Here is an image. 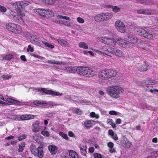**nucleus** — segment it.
<instances>
[{"label": "nucleus", "mask_w": 158, "mask_h": 158, "mask_svg": "<svg viewBox=\"0 0 158 158\" xmlns=\"http://www.w3.org/2000/svg\"><path fill=\"white\" fill-rule=\"evenodd\" d=\"M107 93L112 98L117 99L119 97V95L123 92L124 90L120 86L117 85H112L106 88Z\"/></svg>", "instance_id": "nucleus-1"}, {"label": "nucleus", "mask_w": 158, "mask_h": 158, "mask_svg": "<svg viewBox=\"0 0 158 158\" xmlns=\"http://www.w3.org/2000/svg\"><path fill=\"white\" fill-rule=\"evenodd\" d=\"M16 11L18 13L10 11V17L12 18L16 22L21 24H23L24 21L22 17L25 16L24 12L20 9L17 10Z\"/></svg>", "instance_id": "nucleus-2"}, {"label": "nucleus", "mask_w": 158, "mask_h": 158, "mask_svg": "<svg viewBox=\"0 0 158 158\" xmlns=\"http://www.w3.org/2000/svg\"><path fill=\"white\" fill-rule=\"evenodd\" d=\"M30 148L31 154L34 156L39 158H42L44 156L42 147L40 146L37 148L35 144H32L30 145Z\"/></svg>", "instance_id": "nucleus-3"}, {"label": "nucleus", "mask_w": 158, "mask_h": 158, "mask_svg": "<svg viewBox=\"0 0 158 158\" xmlns=\"http://www.w3.org/2000/svg\"><path fill=\"white\" fill-rule=\"evenodd\" d=\"M136 34L145 38L149 40H152L154 39L153 35L148 31L142 28H137L135 29Z\"/></svg>", "instance_id": "nucleus-4"}, {"label": "nucleus", "mask_w": 158, "mask_h": 158, "mask_svg": "<svg viewBox=\"0 0 158 158\" xmlns=\"http://www.w3.org/2000/svg\"><path fill=\"white\" fill-rule=\"evenodd\" d=\"M38 91H41L43 94H49L52 96H61L62 95V93H60L59 92L53 91L52 90H48L47 88H43L40 89L38 88L37 89Z\"/></svg>", "instance_id": "nucleus-5"}, {"label": "nucleus", "mask_w": 158, "mask_h": 158, "mask_svg": "<svg viewBox=\"0 0 158 158\" xmlns=\"http://www.w3.org/2000/svg\"><path fill=\"white\" fill-rule=\"evenodd\" d=\"M149 65L146 60H145L143 64L138 63L136 64L137 70L141 72L147 71L149 69Z\"/></svg>", "instance_id": "nucleus-6"}, {"label": "nucleus", "mask_w": 158, "mask_h": 158, "mask_svg": "<svg viewBox=\"0 0 158 158\" xmlns=\"http://www.w3.org/2000/svg\"><path fill=\"white\" fill-rule=\"evenodd\" d=\"M115 27L119 32L123 33L125 30V25L124 23L120 20L116 21L115 22Z\"/></svg>", "instance_id": "nucleus-7"}, {"label": "nucleus", "mask_w": 158, "mask_h": 158, "mask_svg": "<svg viewBox=\"0 0 158 158\" xmlns=\"http://www.w3.org/2000/svg\"><path fill=\"white\" fill-rule=\"evenodd\" d=\"M22 28L18 25L14 23H10V31L15 33L19 34L21 32Z\"/></svg>", "instance_id": "nucleus-8"}, {"label": "nucleus", "mask_w": 158, "mask_h": 158, "mask_svg": "<svg viewBox=\"0 0 158 158\" xmlns=\"http://www.w3.org/2000/svg\"><path fill=\"white\" fill-rule=\"evenodd\" d=\"M87 67L80 66L77 68V72L78 74L86 77Z\"/></svg>", "instance_id": "nucleus-9"}, {"label": "nucleus", "mask_w": 158, "mask_h": 158, "mask_svg": "<svg viewBox=\"0 0 158 158\" xmlns=\"http://www.w3.org/2000/svg\"><path fill=\"white\" fill-rule=\"evenodd\" d=\"M121 145L126 148H130L131 145V143L126 138L122 139L120 141Z\"/></svg>", "instance_id": "nucleus-10"}, {"label": "nucleus", "mask_w": 158, "mask_h": 158, "mask_svg": "<svg viewBox=\"0 0 158 158\" xmlns=\"http://www.w3.org/2000/svg\"><path fill=\"white\" fill-rule=\"evenodd\" d=\"M83 124L87 129H89L94 125L95 121L93 120H86L84 122Z\"/></svg>", "instance_id": "nucleus-11"}, {"label": "nucleus", "mask_w": 158, "mask_h": 158, "mask_svg": "<svg viewBox=\"0 0 158 158\" xmlns=\"http://www.w3.org/2000/svg\"><path fill=\"white\" fill-rule=\"evenodd\" d=\"M117 44L119 46L125 48L129 46V44L126 41L123 39H119L117 40Z\"/></svg>", "instance_id": "nucleus-12"}, {"label": "nucleus", "mask_w": 158, "mask_h": 158, "mask_svg": "<svg viewBox=\"0 0 158 158\" xmlns=\"http://www.w3.org/2000/svg\"><path fill=\"white\" fill-rule=\"evenodd\" d=\"M98 77L101 80H107L104 69L101 70L99 71L98 74Z\"/></svg>", "instance_id": "nucleus-13"}, {"label": "nucleus", "mask_w": 158, "mask_h": 158, "mask_svg": "<svg viewBox=\"0 0 158 158\" xmlns=\"http://www.w3.org/2000/svg\"><path fill=\"white\" fill-rule=\"evenodd\" d=\"M58 43L61 46L65 47H70V45L66 40L61 38L58 39L57 40Z\"/></svg>", "instance_id": "nucleus-14"}, {"label": "nucleus", "mask_w": 158, "mask_h": 158, "mask_svg": "<svg viewBox=\"0 0 158 158\" xmlns=\"http://www.w3.org/2000/svg\"><path fill=\"white\" fill-rule=\"evenodd\" d=\"M34 11L35 13L39 15L40 16L43 17H45L46 9L38 8L35 9Z\"/></svg>", "instance_id": "nucleus-15"}, {"label": "nucleus", "mask_w": 158, "mask_h": 158, "mask_svg": "<svg viewBox=\"0 0 158 158\" xmlns=\"http://www.w3.org/2000/svg\"><path fill=\"white\" fill-rule=\"evenodd\" d=\"M40 122L38 121H35L32 125L33 128L32 130L33 132L36 133L39 131L40 130L39 126Z\"/></svg>", "instance_id": "nucleus-16"}, {"label": "nucleus", "mask_w": 158, "mask_h": 158, "mask_svg": "<svg viewBox=\"0 0 158 158\" xmlns=\"http://www.w3.org/2000/svg\"><path fill=\"white\" fill-rule=\"evenodd\" d=\"M156 13V10L154 9H143V14L145 15H150L154 14Z\"/></svg>", "instance_id": "nucleus-17"}, {"label": "nucleus", "mask_w": 158, "mask_h": 158, "mask_svg": "<svg viewBox=\"0 0 158 158\" xmlns=\"http://www.w3.org/2000/svg\"><path fill=\"white\" fill-rule=\"evenodd\" d=\"M114 54L119 57H124L125 56V54L123 52L117 48L115 49Z\"/></svg>", "instance_id": "nucleus-18"}, {"label": "nucleus", "mask_w": 158, "mask_h": 158, "mask_svg": "<svg viewBox=\"0 0 158 158\" xmlns=\"http://www.w3.org/2000/svg\"><path fill=\"white\" fill-rule=\"evenodd\" d=\"M128 42L131 44H135L138 41V39L133 36H129L127 37V38Z\"/></svg>", "instance_id": "nucleus-19"}, {"label": "nucleus", "mask_w": 158, "mask_h": 158, "mask_svg": "<svg viewBox=\"0 0 158 158\" xmlns=\"http://www.w3.org/2000/svg\"><path fill=\"white\" fill-rule=\"evenodd\" d=\"M80 148L81 150V154L84 156H85L86 154V149L87 147L84 144H81L80 145Z\"/></svg>", "instance_id": "nucleus-20"}, {"label": "nucleus", "mask_w": 158, "mask_h": 158, "mask_svg": "<svg viewBox=\"0 0 158 158\" xmlns=\"http://www.w3.org/2000/svg\"><path fill=\"white\" fill-rule=\"evenodd\" d=\"M22 4V2H15L13 4L12 6L13 7L17 10H18V9H21L23 8Z\"/></svg>", "instance_id": "nucleus-21"}, {"label": "nucleus", "mask_w": 158, "mask_h": 158, "mask_svg": "<svg viewBox=\"0 0 158 158\" xmlns=\"http://www.w3.org/2000/svg\"><path fill=\"white\" fill-rule=\"evenodd\" d=\"M48 149L52 155L56 154L57 150V148L55 146L49 145Z\"/></svg>", "instance_id": "nucleus-22"}, {"label": "nucleus", "mask_w": 158, "mask_h": 158, "mask_svg": "<svg viewBox=\"0 0 158 158\" xmlns=\"http://www.w3.org/2000/svg\"><path fill=\"white\" fill-rule=\"evenodd\" d=\"M65 70L69 73H75L76 72H77V68L72 66L66 67Z\"/></svg>", "instance_id": "nucleus-23"}, {"label": "nucleus", "mask_w": 158, "mask_h": 158, "mask_svg": "<svg viewBox=\"0 0 158 158\" xmlns=\"http://www.w3.org/2000/svg\"><path fill=\"white\" fill-rule=\"evenodd\" d=\"M86 73L87 74L86 75V77H93L95 75V73L94 71L88 68H87Z\"/></svg>", "instance_id": "nucleus-24"}, {"label": "nucleus", "mask_w": 158, "mask_h": 158, "mask_svg": "<svg viewBox=\"0 0 158 158\" xmlns=\"http://www.w3.org/2000/svg\"><path fill=\"white\" fill-rule=\"evenodd\" d=\"M102 13L98 14L94 17L95 21L97 22H104L103 17Z\"/></svg>", "instance_id": "nucleus-25"}, {"label": "nucleus", "mask_w": 158, "mask_h": 158, "mask_svg": "<svg viewBox=\"0 0 158 158\" xmlns=\"http://www.w3.org/2000/svg\"><path fill=\"white\" fill-rule=\"evenodd\" d=\"M110 79L115 77L117 74V72L114 70L108 69Z\"/></svg>", "instance_id": "nucleus-26"}, {"label": "nucleus", "mask_w": 158, "mask_h": 158, "mask_svg": "<svg viewBox=\"0 0 158 158\" xmlns=\"http://www.w3.org/2000/svg\"><path fill=\"white\" fill-rule=\"evenodd\" d=\"M139 2L141 3H144L147 6H152L154 4V2L151 0H141Z\"/></svg>", "instance_id": "nucleus-27"}, {"label": "nucleus", "mask_w": 158, "mask_h": 158, "mask_svg": "<svg viewBox=\"0 0 158 158\" xmlns=\"http://www.w3.org/2000/svg\"><path fill=\"white\" fill-rule=\"evenodd\" d=\"M69 155L70 158H79L77 153L73 150H71L69 151Z\"/></svg>", "instance_id": "nucleus-28"}, {"label": "nucleus", "mask_w": 158, "mask_h": 158, "mask_svg": "<svg viewBox=\"0 0 158 158\" xmlns=\"http://www.w3.org/2000/svg\"><path fill=\"white\" fill-rule=\"evenodd\" d=\"M34 139L39 144H41L43 141V139L41 136L35 135L33 137Z\"/></svg>", "instance_id": "nucleus-29"}, {"label": "nucleus", "mask_w": 158, "mask_h": 158, "mask_svg": "<svg viewBox=\"0 0 158 158\" xmlns=\"http://www.w3.org/2000/svg\"><path fill=\"white\" fill-rule=\"evenodd\" d=\"M33 104L36 106H39L40 105H47V103L45 101L36 100L33 102Z\"/></svg>", "instance_id": "nucleus-30"}, {"label": "nucleus", "mask_w": 158, "mask_h": 158, "mask_svg": "<svg viewBox=\"0 0 158 158\" xmlns=\"http://www.w3.org/2000/svg\"><path fill=\"white\" fill-rule=\"evenodd\" d=\"M47 62L52 64H63V62L62 61H55L54 60H48L47 61Z\"/></svg>", "instance_id": "nucleus-31"}, {"label": "nucleus", "mask_w": 158, "mask_h": 158, "mask_svg": "<svg viewBox=\"0 0 158 158\" xmlns=\"http://www.w3.org/2000/svg\"><path fill=\"white\" fill-rule=\"evenodd\" d=\"M54 14L53 12L49 10L46 9V12H45V17L48 16L49 17H52L54 16Z\"/></svg>", "instance_id": "nucleus-32"}, {"label": "nucleus", "mask_w": 158, "mask_h": 158, "mask_svg": "<svg viewBox=\"0 0 158 158\" xmlns=\"http://www.w3.org/2000/svg\"><path fill=\"white\" fill-rule=\"evenodd\" d=\"M152 46L150 44L146 43L145 46L142 47V48L144 50L147 51H150L152 49Z\"/></svg>", "instance_id": "nucleus-33"}, {"label": "nucleus", "mask_w": 158, "mask_h": 158, "mask_svg": "<svg viewBox=\"0 0 158 158\" xmlns=\"http://www.w3.org/2000/svg\"><path fill=\"white\" fill-rule=\"evenodd\" d=\"M158 156L157 152L154 151L148 154V157L151 158H155Z\"/></svg>", "instance_id": "nucleus-34"}, {"label": "nucleus", "mask_w": 158, "mask_h": 158, "mask_svg": "<svg viewBox=\"0 0 158 158\" xmlns=\"http://www.w3.org/2000/svg\"><path fill=\"white\" fill-rule=\"evenodd\" d=\"M147 79V80H143L141 81V84L143 87L148 88L149 87V83L148 82H147V81H148V78Z\"/></svg>", "instance_id": "nucleus-35"}, {"label": "nucleus", "mask_w": 158, "mask_h": 158, "mask_svg": "<svg viewBox=\"0 0 158 158\" xmlns=\"http://www.w3.org/2000/svg\"><path fill=\"white\" fill-rule=\"evenodd\" d=\"M25 142H22L19 145V152H22L23 151L25 147Z\"/></svg>", "instance_id": "nucleus-36"}, {"label": "nucleus", "mask_w": 158, "mask_h": 158, "mask_svg": "<svg viewBox=\"0 0 158 158\" xmlns=\"http://www.w3.org/2000/svg\"><path fill=\"white\" fill-rule=\"evenodd\" d=\"M107 121L108 123L111 125L113 128H115L116 127V124L114 123L112 119L109 118L107 119Z\"/></svg>", "instance_id": "nucleus-37"}, {"label": "nucleus", "mask_w": 158, "mask_h": 158, "mask_svg": "<svg viewBox=\"0 0 158 158\" xmlns=\"http://www.w3.org/2000/svg\"><path fill=\"white\" fill-rule=\"evenodd\" d=\"M79 47L81 48L87 49L88 48V46L84 42H80L79 44Z\"/></svg>", "instance_id": "nucleus-38"}, {"label": "nucleus", "mask_w": 158, "mask_h": 158, "mask_svg": "<svg viewBox=\"0 0 158 158\" xmlns=\"http://www.w3.org/2000/svg\"><path fill=\"white\" fill-rule=\"evenodd\" d=\"M21 102L17 100L13 99L10 98V104L13 103L16 105H19ZM10 105L11 104H10Z\"/></svg>", "instance_id": "nucleus-39"}, {"label": "nucleus", "mask_w": 158, "mask_h": 158, "mask_svg": "<svg viewBox=\"0 0 158 158\" xmlns=\"http://www.w3.org/2000/svg\"><path fill=\"white\" fill-rule=\"evenodd\" d=\"M106 21L110 19L113 16L112 14L109 12L106 13Z\"/></svg>", "instance_id": "nucleus-40"}, {"label": "nucleus", "mask_w": 158, "mask_h": 158, "mask_svg": "<svg viewBox=\"0 0 158 158\" xmlns=\"http://www.w3.org/2000/svg\"><path fill=\"white\" fill-rule=\"evenodd\" d=\"M112 41H113V39L112 38H106L105 44L108 45H110L111 44Z\"/></svg>", "instance_id": "nucleus-41"}, {"label": "nucleus", "mask_w": 158, "mask_h": 158, "mask_svg": "<svg viewBox=\"0 0 158 158\" xmlns=\"http://www.w3.org/2000/svg\"><path fill=\"white\" fill-rule=\"evenodd\" d=\"M147 82H148L149 85H154L157 83V82L156 81L152 79H148V81Z\"/></svg>", "instance_id": "nucleus-42"}, {"label": "nucleus", "mask_w": 158, "mask_h": 158, "mask_svg": "<svg viewBox=\"0 0 158 158\" xmlns=\"http://www.w3.org/2000/svg\"><path fill=\"white\" fill-rule=\"evenodd\" d=\"M115 49V48H114L108 46V47H107L106 50H107V51L113 54H114Z\"/></svg>", "instance_id": "nucleus-43"}, {"label": "nucleus", "mask_w": 158, "mask_h": 158, "mask_svg": "<svg viewBox=\"0 0 158 158\" xmlns=\"http://www.w3.org/2000/svg\"><path fill=\"white\" fill-rule=\"evenodd\" d=\"M59 134L60 136L62 137L65 139H69V137L67 134H65L63 132H60Z\"/></svg>", "instance_id": "nucleus-44"}, {"label": "nucleus", "mask_w": 158, "mask_h": 158, "mask_svg": "<svg viewBox=\"0 0 158 158\" xmlns=\"http://www.w3.org/2000/svg\"><path fill=\"white\" fill-rule=\"evenodd\" d=\"M44 44L45 47H48L51 49H53L54 48V46L53 45L47 42H44Z\"/></svg>", "instance_id": "nucleus-45"}, {"label": "nucleus", "mask_w": 158, "mask_h": 158, "mask_svg": "<svg viewBox=\"0 0 158 158\" xmlns=\"http://www.w3.org/2000/svg\"><path fill=\"white\" fill-rule=\"evenodd\" d=\"M36 36L35 35H32L30 34L28 39H29L32 43L34 42L35 38Z\"/></svg>", "instance_id": "nucleus-46"}, {"label": "nucleus", "mask_w": 158, "mask_h": 158, "mask_svg": "<svg viewBox=\"0 0 158 158\" xmlns=\"http://www.w3.org/2000/svg\"><path fill=\"white\" fill-rule=\"evenodd\" d=\"M41 134L45 136L48 137L50 134L49 132L46 131H42L41 132Z\"/></svg>", "instance_id": "nucleus-47"}, {"label": "nucleus", "mask_w": 158, "mask_h": 158, "mask_svg": "<svg viewBox=\"0 0 158 158\" xmlns=\"http://www.w3.org/2000/svg\"><path fill=\"white\" fill-rule=\"evenodd\" d=\"M90 115L91 117L92 118L95 117L96 118H98L99 117L98 114H96L94 112H91L90 113Z\"/></svg>", "instance_id": "nucleus-48"}, {"label": "nucleus", "mask_w": 158, "mask_h": 158, "mask_svg": "<svg viewBox=\"0 0 158 158\" xmlns=\"http://www.w3.org/2000/svg\"><path fill=\"white\" fill-rule=\"evenodd\" d=\"M30 33L27 31L23 32V35L24 37L28 39L29 36H30Z\"/></svg>", "instance_id": "nucleus-49"}, {"label": "nucleus", "mask_w": 158, "mask_h": 158, "mask_svg": "<svg viewBox=\"0 0 158 158\" xmlns=\"http://www.w3.org/2000/svg\"><path fill=\"white\" fill-rule=\"evenodd\" d=\"M22 5H23V8L26 7L27 5L30 4V2L28 1H22Z\"/></svg>", "instance_id": "nucleus-50"}, {"label": "nucleus", "mask_w": 158, "mask_h": 158, "mask_svg": "<svg viewBox=\"0 0 158 158\" xmlns=\"http://www.w3.org/2000/svg\"><path fill=\"white\" fill-rule=\"evenodd\" d=\"M18 116L17 115H10V119L13 120H19Z\"/></svg>", "instance_id": "nucleus-51"}, {"label": "nucleus", "mask_w": 158, "mask_h": 158, "mask_svg": "<svg viewBox=\"0 0 158 158\" xmlns=\"http://www.w3.org/2000/svg\"><path fill=\"white\" fill-rule=\"evenodd\" d=\"M94 158H102V156L100 153H95L94 154Z\"/></svg>", "instance_id": "nucleus-52"}, {"label": "nucleus", "mask_w": 158, "mask_h": 158, "mask_svg": "<svg viewBox=\"0 0 158 158\" xmlns=\"http://www.w3.org/2000/svg\"><path fill=\"white\" fill-rule=\"evenodd\" d=\"M19 118L22 120H27L26 114L22 115L20 116Z\"/></svg>", "instance_id": "nucleus-53"}, {"label": "nucleus", "mask_w": 158, "mask_h": 158, "mask_svg": "<svg viewBox=\"0 0 158 158\" xmlns=\"http://www.w3.org/2000/svg\"><path fill=\"white\" fill-rule=\"evenodd\" d=\"M120 10V8L117 6H114L113 9V11L115 12H118Z\"/></svg>", "instance_id": "nucleus-54"}, {"label": "nucleus", "mask_w": 158, "mask_h": 158, "mask_svg": "<svg viewBox=\"0 0 158 158\" xmlns=\"http://www.w3.org/2000/svg\"><path fill=\"white\" fill-rule=\"evenodd\" d=\"M27 120L32 119L34 118L35 116L32 114H26Z\"/></svg>", "instance_id": "nucleus-55"}, {"label": "nucleus", "mask_w": 158, "mask_h": 158, "mask_svg": "<svg viewBox=\"0 0 158 158\" xmlns=\"http://www.w3.org/2000/svg\"><path fill=\"white\" fill-rule=\"evenodd\" d=\"M145 91H149L151 93H153L154 92H158V89H150L149 90V89H145Z\"/></svg>", "instance_id": "nucleus-56"}, {"label": "nucleus", "mask_w": 158, "mask_h": 158, "mask_svg": "<svg viewBox=\"0 0 158 158\" xmlns=\"http://www.w3.org/2000/svg\"><path fill=\"white\" fill-rule=\"evenodd\" d=\"M77 21L80 23H83L84 22V20L82 18L78 17L77 18Z\"/></svg>", "instance_id": "nucleus-57"}, {"label": "nucleus", "mask_w": 158, "mask_h": 158, "mask_svg": "<svg viewBox=\"0 0 158 158\" xmlns=\"http://www.w3.org/2000/svg\"><path fill=\"white\" fill-rule=\"evenodd\" d=\"M6 8L1 5H0V11L2 12H5L6 10Z\"/></svg>", "instance_id": "nucleus-58"}, {"label": "nucleus", "mask_w": 158, "mask_h": 158, "mask_svg": "<svg viewBox=\"0 0 158 158\" xmlns=\"http://www.w3.org/2000/svg\"><path fill=\"white\" fill-rule=\"evenodd\" d=\"M27 52H29L30 51L31 52H32L34 51V50L33 48L32 47L31 45H29L27 49Z\"/></svg>", "instance_id": "nucleus-59"}, {"label": "nucleus", "mask_w": 158, "mask_h": 158, "mask_svg": "<svg viewBox=\"0 0 158 158\" xmlns=\"http://www.w3.org/2000/svg\"><path fill=\"white\" fill-rule=\"evenodd\" d=\"M109 151L110 153H111L116 152L115 149L114 148V147L109 148Z\"/></svg>", "instance_id": "nucleus-60"}, {"label": "nucleus", "mask_w": 158, "mask_h": 158, "mask_svg": "<svg viewBox=\"0 0 158 158\" xmlns=\"http://www.w3.org/2000/svg\"><path fill=\"white\" fill-rule=\"evenodd\" d=\"M118 112L114 110L110 111L109 112V114L111 115H118Z\"/></svg>", "instance_id": "nucleus-61"}, {"label": "nucleus", "mask_w": 158, "mask_h": 158, "mask_svg": "<svg viewBox=\"0 0 158 158\" xmlns=\"http://www.w3.org/2000/svg\"><path fill=\"white\" fill-rule=\"evenodd\" d=\"M36 36L35 38L34 42H36L38 43H40L41 41V39L37 35H36Z\"/></svg>", "instance_id": "nucleus-62"}, {"label": "nucleus", "mask_w": 158, "mask_h": 158, "mask_svg": "<svg viewBox=\"0 0 158 158\" xmlns=\"http://www.w3.org/2000/svg\"><path fill=\"white\" fill-rule=\"evenodd\" d=\"M32 56L35 58H36L40 59H43V58H44V57H42L40 56H39V55H36L35 54H33L32 55Z\"/></svg>", "instance_id": "nucleus-63"}, {"label": "nucleus", "mask_w": 158, "mask_h": 158, "mask_svg": "<svg viewBox=\"0 0 158 158\" xmlns=\"http://www.w3.org/2000/svg\"><path fill=\"white\" fill-rule=\"evenodd\" d=\"M111 138L115 140H117L118 139V137L116 133H114V135L111 136Z\"/></svg>", "instance_id": "nucleus-64"}]
</instances>
